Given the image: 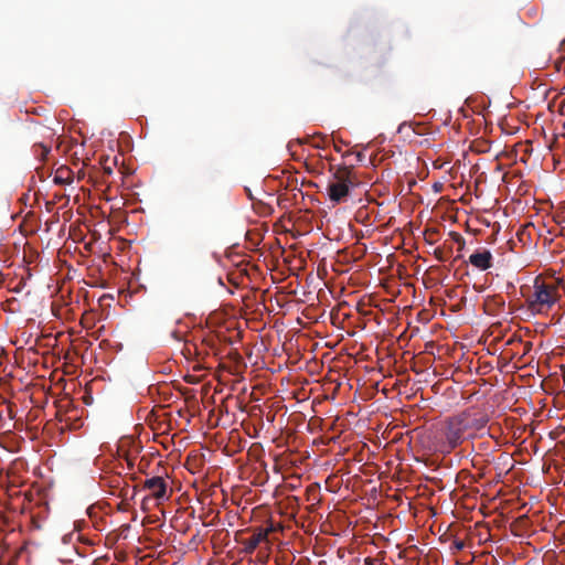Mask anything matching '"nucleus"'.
Returning <instances> with one entry per match:
<instances>
[{
  "label": "nucleus",
  "mask_w": 565,
  "mask_h": 565,
  "mask_svg": "<svg viewBox=\"0 0 565 565\" xmlns=\"http://www.w3.org/2000/svg\"><path fill=\"white\" fill-rule=\"evenodd\" d=\"M353 166H330L331 180L328 183V196L334 204L345 202L351 189L358 184Z\"/></svg>",
  "instance_id": "1"
},
{
  "label": "nucleus",
  "mask_w": 565,
  "mask_h": 565,
  "mask_svg": "<svg viewBox=\"0 0 565 565\" xmlns=\"http://www.w3.org/2000/svg\"><path fill=\"white\" fill-rule=\"evenodd\" d=\"M533 288V295L527 302L529 308L537 313L550 310L561 297L556 284L545 282L540 277L535 278Z\"/></svg>",
  "instance_id": "2"
},
{
  "label": "nucleus",
  "mask_w": 565,
  "mask_h": 565,
  "mask_svg": "<svg viewBox=\"0 0 565 565\" xmlns=\"http://www.w3.org/2000/svg\"><path fill=\"white\" fill-rule=\"evenodd\" d=\"M444 437L449 449L457 448L468 437H471V434L459 414L451 416L446 420Z\"/></svg>",
  "instance_id": "3"
},
{
  "label": "nucleus",
  "mask_w": 565,
  "mask_h": 565,
  "mask_svg": "<svg viewBox=\"0 0 565 565\" xmlns=\"http://www.w3.org/2000/svg\"><path fill=\"white\" fill-rule=\"evenodd\" d=\"M471 436L475 431L481 430L489 422L488 415L483 412L470 408L459 413Z\"/></svg>",
  "instance_id": "4"
},
{
  "label": "nucleus",
  "mask_w": 565,
  "mask_h": 565,
  "mask_svg": "<svg viewBox=\"0 0 565 565\" xmlns=\"http://www.w3.org/2000/svg\"><path fill=\"white\" fill-rule=\"evenodd\" d=\"M271 532V527L269 529H263V527H257L254 530L252 536H249L248 539H245L242 541V544L244 546V552L246 554H250L253 553L258 546L260 543L267 541L268 539V534Z\"/></svg>",
  "instance_id": "5"
},
{
  "label": "nucleus",
  "mask_w": 565,
  "mask_h": 565,
  "mask_svg": "<svg viewBox=\"0 0 565 565\" xmlns=\"http://www.w3.org/2000/svg\"><path fill=\"white\" fill-rule=\"evenodd\" d=\"M143 488L151 492L156 500H167V482L162 477H152L145 481Z\"/></svg>",
  "instance_id": "6"
},
{
  "label": "nucleus",
  "mask_w": 565,
  "mask_h": 565,
  "mask_svg": "<svg viewBox=\"0 0 565 565\" xmlns=\"http://www.w3.org/2000/svg\"><path fill=\"white\" fill-rule=\"evenodd\" d=\"M469 263L479 270H487L492 267L493 256L489 249L483 248L471 254Z\"/></svg>",
  "instance_id": "7"
},
{
  "label": "nucleus",
  "mask_w": 565,
  "mask_h": 565,
  "mask_svg": "<svg viewBox=\"0 0 565 565\" xmlns=\"http://www.w3.org/2000/svg\"><path fill=\"white\" fill-rule=\"evenodd\" d=\"M73 171L68 167L62 166L55 171L53 182L58 185H67L73 182Z\"/></svg>",
  "instance_id": "8"
},
{
  "label": "nucleus",
  "mask_w": 565,
  "mask_h": 565,
  "mask_svg": "<svg viewBox=\"0 0 565 565\" xmlns=\"http://www.w3.org/2000/svg\"><path fill=\"white\" fill-rule=\"evenodd\" d=\"M505 301L500 296H493L486 301V308L488 312H492L493 310L503 309Z\"/></svg>",
  "instance_id": "9"
},
{
  "label": "nucleus",
  "mask_w": 565,
  "mask_h": 565,
  "mask_svg": "<svg viewBox=\"0 0 565 565\" xmlns=\"http://www.w3.org/2000/svg\"><path fill=\"white\" fill-rule=\"evenodd\" d=\"M34 148L36 156H39L42 160L46 158L51 150L50 147H46L44 145H35Z\"/></svg>",
  "instance_id": "10"
},
{
  "label": "nucleus",
  "mask_w": 565,
  "mask_h": 565,
  "mask_svg": "<svg viewBox=\"0 0 565 565\" xmlns=\"http://www.w3.org/2000/svg\"><path fill=\"white\" fill-rule=\"evenodd\" d=\"M352 154H354V156H355V159H356V162H358V163L363 162V161H364V159H365V156H364L362 152H353V151H351V150L343 152V153H342V157H343V158H348V157H350V156H352Z\"/></svg>",
  "instance_id": "11"
},
{
  "label": "nucleus",
  "mask_w": 565,
  "mask_h": 565,
  "mask_svg": "<svg viewBox=\"0 0 565 565\" xmlns=\"http://www.w3.org/2000/svg\"><path fill=\"white\" fill-rule=\"evenodd\" d=\"M450 236L452 237V239L456 242V243H461V248L465 247V238L457 232H451L450 233Z\"/></svg>",
  "instance_id": "12"
},
{
  "label": "nucleus",
  "mask_w": 565,
  "mask_h": 565,
  "mask_svg": "<svg viewBox=\"0 0 565 565\" xmlns=\"http://www.w3.org/2000/svg\"><path fill=\"white\" fill-rule=\"evenodd\" d=\"M363 565H386L377 558L365 557Z\"/></svg>",
  "instance_id": "13"
},
{
  "label": "nucleus",
  "mask_w": 565,
  "mask_h": 565,
  "mask_svg": "<svg viewBox=\"0 0 565 565\" xmlns=\"http://www.w3.org/2000/svg\"><path fill=\"white\" fill-rule=\"evenodd\" d=\"M466 546L465 542L463 541H454L452 543V547L456 550V551H461L463 550Z\"/></svg>",
  "instance_id": "14"
},
{
  "label": "nucleus",
  "mask_w": 565,
  "mask_h": 565,
  "mask_svg": "<svg viewBox=\"0 0 565 565\" xmlns=\"http://www.w3.org/2000/svg\"><path fill=\"white\" fill-rule=\"evenodd\" d=\"M434 255L436 256V258L438 260H440V262L444 260V256H443V250L441 249H439V248L435 249Z\"/></svg>",
  "instance_id": "15"
},
{
  "label": "nucleus",
  "mask_w": 565,
  "mask_h": 565,
  "mask_svg": "<svg viewBox=\"0 0 565 565\" xmlns=\"http://www.w3.org/2000/svg\"><path fill=\"white\" fill-rule=\"evenodd\" d=\"M531 348H532V343L531 342H526L524 344V353L529 352L531 350Z\"/></svg>",
  "instance_id": "16"
},
{
  "label": "nucleus",
  "mask_w": 565,
  "mask_h": 565,
  "mask_svg": "<svg viewBox=\"0 0 565 565\" xmlns=\"http://www.w3.org/2000/svg\"><path fill=\"white\" fill-rule=\"evenodd\" d=\"M104 171L106 174H110L111 173V168L107 167V168H104Z\"/></svg>",
  "instance_id": "17"
},
{
  "label": "nucleus",
  "mask_w": 565,
  "mask_h": 565,
  "mask_svg": "<svg viewBox=\"0 0 565 565\" xmlns=\"http://www.w3.org/2000/svg\"><path fill=\"white\" fill-rule=\"evenodd\" d=\"M334 150H335L337 152H341V151H342V150H341V147H339V146H334Z\"/></svg>",
  "instance_id": "18"
},
{
  "label": "nucleus",
  "mask_w": 565,
  "mask_h": 565,
  "mask_svg": "<svg viewBox=\"0 0 565 565\" xmlns=\"http://www.w3.org/2000/svg\"><path fill=\"white\" fill-rule=\"evenodd\" d=\"M458 246H459V250H462L463 248H461V243H457Z\"/></svg>",
  "instance_id": "19"
}]
</instances>
